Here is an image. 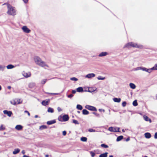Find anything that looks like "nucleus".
Listing matches in <instances>:
<instances>
[{
	"label": "nucleus",
	"instance_id": "f257e3e1",
	"mask_svg": "<svg viewBox=\"0 0 157 157\" xmlns=\"http://www.w3.org/2000/svg\"><path fill=\"white\" fill-rule=\"evenodd\" d=\"M34 59L35 63L37 65L42 67H48V66L44 61H42L39 57L36 56L34 57Z\"/></svg>",
	"mask_w": 157,
	"mask_h": 157
},
{
	"label": "nucleus",
	"instance_id": "f03ea898",
	"mask_svg": "<svg viewBox=\"0 0 157 157\" xmlns=\"http://www.w3.org/2000/svg\"><path fill=\"white\" fill-rule=\"evenodd\" d=\"M6 4L7 5L8 7V10L7 12V13L10 15H15L16 14V10L10 4L6 3H5L3 5Z\"/></svg>",
	"mask_w": 157,
	"mask_h": 157
},
{
	"label": "nucleus",
	"instance_id": "7ed1b4c3",
	"mask_svg": "<svg viewBox=\"0 0 157 157\" xmlns=\"http://www.w3.org/2000/svg\"><path fill=\"white\" fill-rule=\"evenodd\" d=\"M130 47L139 48H143V46L142 45L138 44H137L134 43L132 42H129L126 44L125 45L124 48H129Z\"/></svg>",
	"mask_w": 157,
	"mask_h": 157
},
{
	"label": "nucleus",
	"instance_id": "20e7f679",
	"mask_svg": "<svg viewBox=\"0 0 157 157\" xmlns=\"http://www.w3.org/2000/svg\"><path fill=\"white\" fill-rule=\"evenodd\" d=\"M120 128H119L117 127H109L108 130L110 132H119V130Z\"/></svg>",
	"mask_w": 157,
	"mask_h": 157
},
{
	"label": "nucleus",
	"instance_id": "39448f33",
	"mask_svg": "<svg viewBox=\"0 0 157 157\" xmlns=\"http://www.w3.org/2000/svg\"><path fill=\"white\" fill-rule=\"evenodd\" d=\"M85 108L89 110L93 111H97V109L94 106H90L89 105H86L85 106Z\"/></svg>",
	"mask_w": 157,
	"mask_h": 157
},
{
	"label": "nucleus",
	"instance_id": "423d86ee",
	"mask_svg": "<svg viewBox=\"0 0 157 157\" xmlns=\"http://www.w3.org/2000/svg\"><path fill=\"white\" fill-rule=\"evenodd\" d=\"M22 29L24 32L27 33H30L31 31L30 30L25 26H23L22 28Z\"/></svg>",
	"mask_w": 157,
	"mask_h": 157
},
{
	"label": "nucleus",
	"instance_id": "0eeeda50",
	"mask_svg": "<svg viewBox=\"0 0 157 157\" xmlns=\"http://www.w3.org/2000/svg\"><path fill=\"white\" fill-rule=\"evenodd\" d=\"M50 102V99H48L45 100L43 101L42 102L41 104L42 105L44 106H46L48 105Z\"/></svg>",
	"mask_w": 157,
	"mask_h": 157
},
{
	"label": "nucleus",
	"instance_id": "6e6552de",
	"mask_svg": "<svg viewBox=\"0 0 157 157\" xmlns=\"http://www.w3.org/2000/svg\"><path fill=\"white\" fill-rule=\"evenodd\" d=\"M95 76V75L94 73H90L86 75L85 77L88 78H91L94 77Z\"/></svg>",
	"mask_w": 157,
	"mask_h": 157
},
{
	"label": "nucleus",
	"instance_id": "1a4fd4ad",
	"mask_svg": "<svg viewBox=\"0 0 157 157\" xmlns=\"http://www.w3.org/2000/svg\"><path fill=\"white\" fill-rule=\"evenodd\" d=\"M141 70L143 71H145L146 72H147L149 73H150L151 72V68L147 69L145 67H141Z\"/></svg>",
	"mask_w": 157,
	"mask_h": 157
},
{
	"label": "nucleus",
	"instance_id": "9d476101",
	"mask_svg": "<svg viewBox=\"0 0 157 157\" xmlns=\"http://www.w3.org/2000/svg\"><path fill=\"white\" fill-rule=\"evenodd\" d=\"M3 113L7 115L8 116L10 117L12 114V113L11 111H8L6 110H4L3 111Z\"/></svg>",
	"mask_w": 157,
	"mask_h": 157
},
{
	"label": "nucleus",
	"instance_id": "9b49d317",
	"mask_svg": "<svg viewBox=\"0 0 157 157\" xmlns=\"http://www.w3.org/2000/svg\"><path fill=\"white\" fill-rule=\"evenodd\" d=\"M69 119L68 116L67 115H65L63 116V121H67Z\"/></svg>",
	"mask_w": 157,
	"mask_h": 157
},
{
	"label": "nucleus",
	"instance_id": "f8f14e48",
	"mask_svg": "<svg viewBox=\"0 0 157 157\" xmlns=\"http://www.w3.org/2000/svg\"><path fill=\"white\" fill-rule=\"evenodd\" d=\"M22 128L23 126L21 125H17L15 127V128L17 130H21L22 129Z\"/></svg>",
	"mask_w": 157,
	"mask_h": 157
},
{
	"label": "nucleus",
	"instance_id": "ddd939ff",
	"mask_svg": "<svg viewBox=\"0 0 157 157\" xmlns=\"http://www.w3.org/2000/svg\"><path fill=\"white\" fill-rule=\"evenodd\" d=\"M108 54V53L106 52H103L101 53L98 55L99 56V57H103L104 56H106Z\"/></svg>",
	"mask_w": 157,
	"mask_h": 157
},
{
	"label": "nucleus",
	"instance_id": "4468645a",
	"mask_svg": "<svg viewBox=\"0 0 157 157\" xmlns=\"http://www.w3.org/2000/svg\"><path fill=\"white\" fill-rule=\"evenodd\" d=\"M56 122V121L55 120H53L52 121H48L47 122V124L48 125H51L52 124L55 123Z\"/></svg>",
	"mask_w": 157,
	"mask_h": 157
},
{
	"label": "nucleus",
	"instance_id": "2eb2a0df",
	"mask_svg": "<svg viewBox=\"0 0 157 157\" xmlns=\"http://www.w3.org/2000/svg\"><path fill=\"white\" fill-rule=\"evenodd\" d=\"M144 136L146 138L148 139L150 138L151 136V134L148 132H146L144 134Z\"/></svg>",
	"mask_w": 157,
	"mask_h": 157
},
{
	"label": "nucleus",
	"instance_id": "dca6fc26",
	"mask_svg": "<svg viewBox=\"0 0 157 157\" xmlns=\"http://www.w3.org/2000/svg\"><path fill=\"white\" fill-rule=\"evenodd\" d=\"M23 75L25 77L28 78L31 76V73L30 72H29L28 73H25L23 74Z\"/></svg>",
	"mask_w": 157,
	"mask_h": 157
},
{
	"label": "nucleus",
	"instance_id": "f3484780",
	"mask_svg": "<svg viewBox=\"0 0 157 157\" xmlns=\"http://www.w3.org/2000/svg\"><path fill=\"white\" fill-rule=\"evenodd\" d=\"M35 85L36 84L35 82H32L29 84V87L32 88L35 86Z\"/></svg>",
	"mask_w": 157,
	"mask_h": 157
},
{
	"label": "nucleus",
	"instance_id": "a211bd4d",
	"mask_svg": "<svg viewBox=\"0 0 157 157\" xmlns=\"http://www.w3.org/2000/svg\"><path fill=\"white\" fill-rule=\"evenodd\" d=\"M15 67V66H13L12 64H9L6 66V68L8 69H12Z\"/></svg>",
	"mask_w": 157,
	"mask_h": 157
},
{
	"label": "nucleus",
	"instance_id": "6ab92c4d",
	"mask_svg": "<svg viewBox=\"0 0 157 157\" xmlns=\"http://www.w3.org/2000/svg\"><path fill=\"white\" fill-rule=\"evenodd\" d=\"M113 100L115 102L119 103L121 101V99L120 98H113Z\"/></svg>",
	"mask_w": 157,
	"mask_h": 157
},
{
	"label": "nucleus",
	"instance_id": "aec40b11",
	"mask_svg": "<svg viewBox=\"0 0 157 157\" xmlns=\"http://www.w3.org/2000/svg\"><path fill=\"white\" fill-rule=\"evenodd\" d=\"M20 151V150L18 148L15 149L13 151V154H16L18 153Z\"/></svg>",
	"mask_w": 157,
	"mask_h": 157
},
{
	"label": "nucleus",
	"instance_id": "412c9836",
	"mask_svg": "<svg viewBox=\"0 0 157 157\" xmlns=\"http://www.w3.org/2000/svg\"><path fill=\"white\" fill-rule=\"evenodd\" d=\"M144 120L146 121H149L150 122H151V120L150 119H149L148 117L146 116H143Z\"/></svg>",
	"mask_w": 157,
	"mask_h": 157
},
{
	"label": "nucleus",
	"instance_id": "4be33fe9",
	"mask_svg": "<svg viewBox=\"0 0 157 157\" xmlns=\"http://www.w3.org/2000/svg\"><path fill=\"white\" fill-rule=\"evenodd\" d=\"M6 67L3 65L0 64V71H3L5 69Z\"/></svg>",
	"mask_w": 157,
	"mask_h": 157
},
{
	"label": "nucleus",
	"instance_id": "5701e85b",
	"mask_svg": "<svg viewBox=\"0 0 157 157\" xmlns=\"http://www.w3.org/2000/svg\"><path fill=\"white\" fill-rule=\"evenodd\" d=\"M82 112L83 114L85 115H88L89 113V112L86 109H83Z\"/></svg>",
	"mask_w": 157,
	"mask_h": 157
},
{
	"label": "nucleus",
	"instance_id": "b1692460",
	"mask_svg": "<svg viewBox=\"0 0 157 157\" xmlns=\"http://www.w3.org/2000/svg\"><path fill=\"white\" fill-rule=\"evenodd\" d=\"M108 154V153L107 152H105L104 153L101 154L99 155V157H107Z\"/></svg>",
	"mask_w": 157,
	"mask_h": 157
},
{
	"label": "nucleus",
	"instance_id": "393cba45",
	"mask_svg": "<svg viewBox=\"0 0 157 157\" xmlns=\"http://www.w3.org/2000/svg\"><path fill=\"white\" fill-rule=\"evenodd\" d=\"M16 101H17V104H20L22 103V101L20 99H15Z\"/></svg>",
	"mask_w": 157,
	"mask_h": 157
},
{
	"label": "nucleus",
	"instance_id": "a878e982",
	"mask_svg": "<svg viewBox=\"0 0 157 157\" xmlns=\"http://www.w3.org/2000/svg\"><path fill=\"white\" fill-rule=\"evenodd\" d=\"M129 86L132 89H135L136 87L135 85L134 84L132 83H130Z\"/></svg>",
	"mask_w": 157,
	"mask_h": 157
},
{
	"label": "nucleus",
	"instance_id": "bb28decb",
	"mask_svg": "<svg viewBox=\"0 0 157 157\" xmlns=\"http://www.w3.org/2000/svg\"><path fill=\"white\" fill-rule=\"evenodd\" d=\"M77 91L78 92H82L83 91V90L82 87H79L77 89Z\"/></svg>",
	"mask_w": 157,
	"mask_h": 157
},
{
	"label": "nucleus",
	"instance_id": "cd10ccee",
	"mask_svg": "<svg viewBox=\"0 0 157 157\" xmlns=\"http://www.w3.org/2000/svg\"><path fill=\"white\" fill-rule=\"evenodd\" d=\"M48 112L49 113H53L54 112V109L52 108L49 107L48 109Z\"/></svg>",
	"mask_w": 157,
	"mask_h": 157
},
{
	"label": "nucleus",
	"instance_id": "c85d7f7f",
	"mask_svg": "<svg viewBox=\"0 0 157 157\" xmlns=\"http://www.w3.org/2000/svg\"><path fill=\"white\" fill-rule=\"evenodd\" d=\"M123 136H118L117 139V141H119L123 139Z\"/></svg>",
	"mask_w": 157,
	"mask_h": 157
},
{
	"label": "nucleus",
	"instance_id": "c756f323",
	"mask_svg": "<svg viewBox=\"0 0 157 157\" xmlns=\"http://www.w3.org/2000/svg\"><path fill=\"white\" fill-rule=\"evenodd\" d=\"M76 108L80 110H81L82 109V106L78 104L77 105Z\"/></svg>",
	"mask_w": 157,
	"mask_h": 157
},
{
	"label": "nucleus",
	"instance_id": "7c9ffc66",
	"mask_svg": "<svg viewBox=\"0 0 157 157\" xmlns=\"http://www.w3.org/2000/svg\"><path fill=\"white\" fill-rule=\"evenodd\" d=\"M10 103L14 105H16L17 104V101H16L15 99L14 100L10 101Z\"/></svg>",
	"mask_w": 157,
	"mask_h": 157
},
{
	"label": "nucleus",
	"instance_id": "2f4dec72",
	"mask_svg": "<svg viewBox=\"0 0 157 157\" xmlns=\"http://www.w3.org/2000/svg\"><path fill=\"white\" fill-rule=\"evenodd\" d=\"M151 71L152 70H157V64H155L154 66L151 68Z\"/></svg>",
	"mask_w": 157,
	"mask_h": 157
},
{
	"label": "nucleus",
	"instance_id": "473e14b6",
	"mask_svg": "<svg viewBox=\"0 0 157 157\" xmlns=\"http://www.w3.org/2000/svg\"><path fill=\"white\" fill-rule=\"evenodd\" d=\"M132 104L133 106H136L138 105V103L137 102V101L136 100H135L132 103Z\"/></svg>",
	"mask_w": 157,
	"mask_h": 157
},
{
	"label": "nucleus",
	"instance_id": "72a5a7b5",
	"mask_svg": "<svg viewBox=\"0 0 157 157\" xmlns=\"http://www.w3.org/2000/svg\"><path fill=\"white\" fill-rule=\"evenodd\" d=\"M87 140V138L86 137H82L81 138V140L83 142H86Z\"/></svg>",
	"mask_w": 157,
	"mask_h": 157
},
{
	"label": "nucleus",
	"instance_id": "f704fd0d",
	"mask_svg": "<svg viewBox=\"0 0 157 157\" xmlns=\"http://www.w3.org/2000/svg\"><path fill=\"white\" fill-rule=\"evenodd\" d=\"M141 67H138L135 68L133 69V70L134 71H138L139 70H141Z\"/></svg>",
	"mask_w": 157,
	"mask_h": 157
},
{
	"label": "nucleus",
	"instance_id": "c9c22d12",
	"mask_svg": "<svg viewBox=\"0 0 157 157\" xmlns=\"http://www.w3.org/2000/svg\"><path fill=\"white\" fill-rule=\"evenodd\" d=\"M90 155L92 157H94V156L95 155V153L94 152L92 151H90Z\"/></svg>",
	"mask_w": 157,
	"mask_h": 157
},
{
	"label": "nucleus",
	"instance_id": "e433bc0d",
	"mask_svg": "<svg viewBox=\"0 0 157 157\" xmlns=\"http://www.w3.org/2000/svg\"><path fill=\"white\" fill-rule=\"evenodd\" d=\"M101 147L105 148H107L109 146L108 145H106L105 144H102L101 145Z\"/></svg>",
	"mask_w": 157,
	"mask_h": 157
},
{
	"label": "nucleus",
	"instance_id": "4c0bfd02",
	"mask_svg": "<svg viewBox=\"0 0 157 157\" xmlns=\"http://www.w3.org/2000/svg\"><path fill=\"white\" fill-rule=\"evenodd\" d=\"M5 129V127L2 124L0 126V130H4Z\"/></svg>",
	"mask_w": 157,
	"mask_h": 157
},
{
	"label": "nucleus",
	"instance_id": "58836bf2",
	"mask_svg": "<svg viewBox=\"0 0 157 157\" xmlns=\"http://www.w3.org/2000/svg\"><path fill=\"white\" fill-rule=\"evenodd\" d=\"M47 80V79H43L41 82V84H44L46 82Z\"/></svg>",
	"mask_w": 157,
	"mask_h": 157
},
{
	"label": "nucleus",
	"instance_id": "ea45409f",
	"mask_svg": "<svg viewBox=\"0 0 157 157\" xmlns=\"http://www.w3.org/2000/svg\"><path fill=\"white\" fill-rule=\"evenodd\" d=\"M47 128V126L45 125H43L40 127V129H43Z\"/></svg>",
	"mask_w": 157,
	"mask_h": 157
},
{
	"label": "nucleus",
	"instance_id": "a19ab883",
	"mask_svg": "<svg viewBox=\"0 0 157 157\" xmlns=\"http://www.w3.org/2000/svg\"><path fill=\"white\" fill-rule=\"evenodd\" d=\"M70 79L71 80L74 81H77L78 80L77 78H76L75 77H72V78H71Z\"/></svg>",
	"mask_w": 157,
	"mask_h": 157
},
{
	"label": "nucleus",
	"instance_id": "79ce46f5",
	"mask_svg": "<svg viewBox=\"0 0 157 157\" xmlns=\"http://www.w3.org/2000/svg\"><path fill=\"white\" fill-rule=\"evenodd\" d=\"M58 119L59 121H63V117H62L61 116H59L58 118Z\"/></svg>",
	"mask_w": 157,
	"mask_h": 157
},
{
	"label": "nucleus",
	"instance_id": "37998d69",
	"mask_svg": "<svg viewBox=\"0 0 157 157\" xmlns=\"http://www.w3.org/2000/svg\"><path fill=\"white\" fill-rule=\"evenodd\" d=\"M73 123L75 124H79V123H78V121H77V120H73Z\"/></svg>",
	"mask_w": 157,
	"mask_h": 157
},
{
	"label": "nucleus",
	"instance_id": "c03bdc74",
	"mask_svg": "<svg viewBox=\"0 0 157 157\" xmlns=\"http://www.w3.org/2000/svg\"><path fill=\"white\" fill-rule=\"evenodd\" d=\"M98 80H104L105 79V77H102L101 76H99L97 78Z\"/></svg>",
	"mask_w": 157,
	"mask_h": 157
},
{
	"label": "nucleus",
	"instance_id": "a18cd8bd",
	"mask_svg": "<svg viewBox=\"0 0 157 157\" xmlns=\"http://www.w3.org/2000/svg\"><path fill=\"white\" fill-rule=\"evenodd\" d=\"M46 94H51L52 95H58L59 94V93H47Z\"/></svg>",
	"mask_w": 157,
	"mask_h": 157
},
{
	"label": "nucleus",
	"instance_id": "49530a36",
	"mask_svg": "<svg viewBox=\"0 0 157 157\" xmlns=\"http://www.w3.org/2000/svg\"><path fill=\"white\" fill-rule=\"evenodd\" d=\"M88 131L90 132H96V131L94 129H89L88 130Z\"/></svg>",
	"mask_w": 157,
	"mask_h": 157
},
{
	"label": "nucleus",
	"instance_id": "de8ad7c7",
	"mask_svg": "<svg viewBox=\"0 0 157 157\" xmlns=\"http://www.w3.org/2000/svg\"><path fill=\"white\" fill-rule=\"evenodd\" d=\"M126 101H124L122 103V106L123 107H125V106H126Z\"/></svg>",
	"mask_w": 157,
	"mask_h": 157
},
{
	"label": "nucleus",
	"instance_id": "09e8293b",
	"mask_svg": "<svg viewBox=\"0 0 157 157\" xmlns=\"http://www.w3.org/2000/svg\"><path fill=\"white\" fill-rule=\"evenodd\" d=\"M93 113L94 114H95L96 116H97L98 117H99V116H100L99 114L95 112H93Z\"/></svg>",
	"mask_w": 157,
	"mask_h": 157
},
{
	"label": "nucleus",
	"instance_id": "8fccbe9b",
	"mask_svg": "<svg viewBox=\"0 0 157 157\" xmlns=\"http://www.w3.org/2000/svg\"><path fill=\"white\" fill-rule=\"evenodd\" d=\"M67 97L69 98H71L73 96V95L71 94L67 96Z\"/></svg>",
	"mask_w": 157,
	"mask_h": 157
},
{
	"label": "nucleus",
	"instance_id": "3c124183",
	"mask_svg": "<svg viewBox=\"0 0 157 157\" xmlns=\"http://www.w3.org/2000/svg\"><path fill=\"white\" fill-rule=\"evenodd\" d=\"M67 133L65 131H63V135L65 136L66 135Z\"/></svg>",
	"mask_w": 157,
	"mask_h": 157
},
{
	"label": "nucleus",
	"instance_id": "603ef678",
	"mask_svg": "<svg viewBox=\"0 0 157 157\" xmlns=\"http://www.w3.org/2000/svg\"><path fill=\"white\" fill-rule=\"evenodd\" d=\"M24 112L25 113H28V115L29 116H30V113H29V112L27 111V110H25L24 111Z\"/></svg>",
	"mask_w": 157,
	"mask_h": 157
},
{
	"label": "nucleus",
	"instance_id": "864d4df0",
	"mask_svg": "<svg viewBox=\"0 0 157 157\" xmlns=\"http://www.w3.org/2000/svg\"><path fill=\"white\" fill-rule=\"evenodd\" d=\"M57 110L58 112H60L62 110V109L59 107H58L57 108Z\"/></svg>",
	"mask_w": 157,
	"mask_h": 157
},
{
	"label": "nucleus",
	"instance_id": "5fc2aeb1",
	"mask_svg": "<svg viewBox=\"0 0 157 157\" xmlns=\"http://www.w3.org/2000/svg\"><path fill=\"white\" fill-rule=\"evenodd\" d=\"M154 138L155 139H157V132L155 133Z\"/></svg>",
	"mask_w": 157,
	"mask_h": 157
},
{
	"label": "nucleus",
	"instance_id": "6e6d98bb",
	"mask_svg": "<svg viewBox=\"0 0 157 157\" xmlns=\"http://www.w3.org/2000/svg\"><path fill=\"white\" fill-rule=\"evenodd\" d=\"M76 91L75 90H73L72 91V93L73 94H75L76 93Z\"/></svg>",
	"mask_w": 157,
	"mask_h": 157
},
{
	"label": "nucleus",
	"instance_id": "4d7b16f0",
	"mask_svg": "<svg viewBox=\"0 0 157 157\" xmlns=\"http://www.w3.org/2000/svg\"><path fill=\"white\" fill-rule=\"evenodd\" d=\"M99 111L100 112H101V111H102L103 112H105V110L104 109H99Z\"/></svg>",
	"mask_w": 157,
	"mask_h": 157
},
{
	"label": "nucleus",
	"instance_id": "13d9d810",
	"mask_svg": "<svg viewBox=\"0 0 157 157\" xmlns=\"http://www.w3.org/2000/svg\"><path fill=\"white\" fill-rule=\"evenodd\" d=\"M23 0L24 2L25 3H27L28 1V0Z\"/></svg>",
	"mask_w": 157,
	"mask_h": 157
},
{
	"label": "nucleus",
	"instance_id": "bf43d9fd",
	"mask_svg": "<svg viewBox=\"0 0 157 157\" xmlns=\"http://www.w3.org/2000/svg\"><path fill=\"white\" fill-rule=\"evenodd\" d=\"M21 153L23 154H24L25 153V151L24 150H22L21 151Z\"/></svg>",
	"mask_w": 157,
	"mask_h": 157
},
{
	"label": "nucleus",
	"instance_id": "052dcab7",
	"mask_svg": "<svg viewBox=\"0 0 157 157\" xmlns=\"http://www.w3.org/2000/svg\"><path fill=\"white\" fill-rule=\"evenodd\" d=\"M130 140V139L128 137V138L126 140V141H128L129 140Z\"/></svg>",
	"mask_w": 157,
	"mask_h": 157
},
{
	"label": "nucleus",
	"instance_id": "680f3d73",
	"mask_svg": "<svg viewBox=\"0 0 157 157\" xmlns=\"http://www.w3.org/2000/svg\"><path fill=\"white\" fill-rule=\"evenodd\" d=\"M7 88L9 89H10L11 88V86H9L7 87Z\"/></svg>",
	"mask_w": 157,
	"mask_h": 157
},
{
	"label": "nucleus",
	"instance_id": "e2e57ef3",
	"mask_svg": "<svg viewBox=\"0 0 157 157\" xmlns=\"http://www.w3.org/2000/svg\"><path fill=\"white\" fill-rule=\"evenodd\" d=\"M34 117L35 118H37L38 117V116L37 115H36Z\"/></svg>",
	"mask_w": 157,
	"mask_h": 157
},
{
	"label": "nucleus",
	"instance_id": "0e129e2a",
	"mask_svg": "<svg viewBox=\"0 0 157 157\" xmlns=\"http://www.w3.org/2000/svg\"><path fill=\"white\" fill-rule=\"evenodd\" d=\"M45 157H49V155H45Z\"/></svg>",
	"mask_w": 157,
	"mask_h": 157
},
{
	"label": "nucleus",
	"instance_id": "69168bd1",
	"mask_svg": "<svg viewBox=\"0 0 157 157\" xmlns=\"http://www.w3.org/2000/svg\"><path fill=\"white\" fill-rule=\"evenodd\" d=\"M122 132H125V130H124V129H123L122 130Z\"/></svg>",
	"mask_w": 157,
	"mask_h": 157
},
{
	"label": "nucleus",
	"instance_id": "338daca9",
	"mask_svg": "<svg viewBox=\"0 0 157 157\" xmlns=\"http://www.w3.org/2000/svg\"><path fill=\"white\" fill-rule=\"evenodd\" d=\"M109 157H113V156L112 155H110L109 156Z\"/></svg>",
	"mask_w": 157,
	"mask_h": 157
},
{
	"label": "nucleus",
	"instance_id": "774afa93",
	"mask_svg": "<svg viewBox=\"0 0 157 157\" xmlns=\"http://www.w3.org/2000/svg\"><path fill=\"white\" fill-rule=\"evenodd\" d=\"M1 89H2V87H1V86L0 85V90H1Z\"/></svg>",
	"mask_w": 157,
	"mask_h": 157
}]
</instances>
